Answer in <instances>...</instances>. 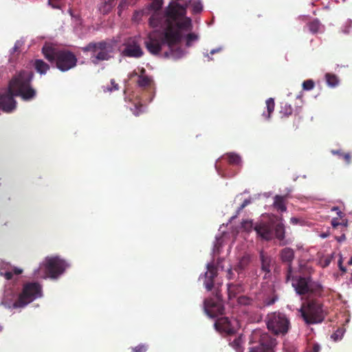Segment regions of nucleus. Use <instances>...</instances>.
Listing matches in <instances>:
<instances>
[{
  "mask_svg": "<svg viewBox=\"0 0 352 352\" xmlns=\"http://www.w3.org/2000/svg\"><path fill=\"white\" fill-rule=\"evenodd\" d=\"M159 27L162 30L150 32L144 41L146 50L152 55H158L164 44L170 50L178 45L184 33L192 30V24L191 19L186 16V7L172 3L168 6L165 21Z\"/></svg>",
  "mask_w": 352,
  "mask_h": 352,
  "instance_id": "obj_1",
  "label": "nucleus"
},
{
  "mask_svg": "<svg viewBox=\"0 0 352 352\" xmlns=\"http://www.w3.org/2000/svg\"><path fill=\"white\" fill-rule=\"evenodd\" d=\"M34 73L29 70L16 72L9 81L8 91L0 94V109L5 113H11L16 108L14 96H20L23 100L30 101L36 96V91L31 83Z\"/></svg>",
  "mask_w": 352,
  "mask_h": 352,
  "instance_id": "obj_2",
  "label": "nucleus"
},
{
  "mask_svg": "<svg viewBox=\"0 0 352 352\" xmlns=\"http://www.w3.org/2000/svg\"><path fill=\"white\" fill-rule=\"evenodd\" d=\"M42 54L50 63H55L56 67L61 72H67L75 67L78 59L71 51L58 49L52 44H45L42 47Z\"/></svg>",
  "mask_w": 352,
  "mask_h": 352,
  "instance_id": "obj_3",
  "label": "nucleus"
},
{
  "mask_svg": "<svg viewBox=\"0 0 352 352\" xmlns=\"http://www.w3.org/2000/svg\"><path fill=\"white\" fill-rule=\"evenodd\" d=\"M254 230L258 237L263 241H270L274 238L279 241L280 245H285V229L281 221L276 223L272 218L267 221L261 219L254 223Z\"/></svg>",
  "mask_w": 352,
  "mask_h": 352,
  "instance_id": "obj_4",
  "label": "nucleus"
},
{
  "mask_svg": "<svg viewBox=\"0 0 352 352\" xmlns=\"http://www.w3.org/2000/svg\"><path fill=\"white\" fill-rule=\"evenodd\" d=\"M299 311L307 324L321 323L327 314L323 304L318 299H309L302 303Z\"/></svg>",
  "mask_w": 352,
  "mask_h": 352,
  "instance_id": "obj_5",
  "label": "nucleus"
},
{
  "mask_svg": "<svg viewBox=\"0 0 352 352\" xmlns=\"http://www.w3.org/2000/svg\"><path fill=\"white\" fill-rule=\"evenodd\" d=\"M292 287L299 296H308L309 297H320L322 295L323 287L317 281H314L311 276H292Z\"/></svg>",
  "mask_w": 352,
  "mask_h": 352,
  "instance_id": "obj_6",
  "label": "nucleus"
},
{
  "mask_svg": "<svg viewBox=\"0 0 352 352\" xmlns=\"http://www.w3.org/2000/svg\"><path fill=\"white\" fill-rule=\"evenodd\" d=\"M82 51L85 53L91 52V61L97 65L100 61L109 60L113 57L114 47L111 41L102 40L99 42H90L82 47Z\"/></svg>",
  "mask_w": 352,
  "mask_h": 352,
  "instance_id": "obj_7",
  "label": "nucleus"
},
{
  "mask_svg": "<svg viewBox=\"0 0 352 352\" xmlns=\"http://www.w3.org/2000/svg\"><path fill=\"white\" fill-rule=\"evenodd\" d=\"M265 320L268 330L276 336H285L290 328L289 318L279 311L268 314Z\"/></svg>",
  "mask_w": 352,
  "mask_h": 352,
  "instance_id": "obj_8",
  "label": "nucleus"
},
{
  "mask_svg": "<svg viewBox=\"0 0 352 352\" xmlns=\"http://www.w3.org/2000/svg\"><path fill=\"white\" fill-rule=\"evenodd\" d=\"M41 296V286L37 283H29L23 286L18 299L12 304L14 308L23 307Z\"/></svg>",
  "mask_w": 352,
  "mask_h": 352,
  "instance_id": "obj_9",
  "label": "nucleus"
},
{
  "mask_svg": "<svg viewBox=\"0 0 352 352\" xmlns=\"http://www.w3.org/2000/svg\"><path fill=\"white\" fill-rule=\"evenodd\" d=\"M43 265L46 276L51 278H56L67 267L65 261L58 256L47 257Z\"/></svg>",
  "mask_w": 352,
  "mask_h": 352,
  "instance_id": "obj_10",
  "label": "nucleus"
},
{
  "mask_svg": "<svg viewBox=\"0 0 352 352\" xmlns=\"http://www.w3.org/2000/svg\"><path fill=\"white\" fill-rule=\"evenodd\" d=\"M252 338L258 339V344L251 348L250 352H274V348L276 344V340L267 333L256 330L253 332Z\"/></svg>",
  "mask_w": 352,
  "mask_h": 352,
  "instance_id": "obj_11",
  "label": "nucleus"
},
{
  "mask_svg": "<svg viewBox=\"0 0 352 352\" xmlns=\"http://www.w3.org/2000/svg\"><path fill=\"white\" fill-rule=\"evenodd\" d=\"M163 0H152V2L148 6V10L153 11L148 19V25L151 28H157L163 24L166 19V8L164 13L161 12V8L163 6Z\"/></svg>",
  "mask_w": 352,
  "mask_h": 352,
  "instance_id": "obj_12",
  "label": "nucleus"
},
{
  "mask_svg": "<svg viewBox=\"0 0 352 352\" xmlns=\"http://www.w3.org/2000/svg\"><path fill=\"white\" fill-rule=\"evenodd\" d=\"M122 55L126 57L139 58L143 56L144 51L141 47L140 39L137 36L129 37L123 43Z\"/></svg>",
  "mask_w": 352,
  "mask_h": 352,
  "instance_id": "obj_13",
  "label": "nucleus"
},
{
  "mask_svg": "<svg viewBox=\"0 0 352 352\" xmlns=\"http://www.w3.org/2000/svg\"><path fill=\"white\" fill-rule=\"evenodd\" d=\"M237 324L238 322L236 320H230L228 317L219 318L214 323L217 330L228 335L236 333Z\"/></svg>",
  "mask_w": 352,
  "mask_h": 352,
  "instance_id": "obj_14",
  "label": "nucleus"
},
{
  "mask_svg": "<svg viewBox=\"0 0 352 352\" xmlns=\"http://www.w3.org/2000/svg\"><path fill=\"white\" fill-rule=\"evenodd\" d=\"M279 256L280 261L287 264L286 268V282L290 280L292 274V262L294 259V251L291 248H284L279 252Z\"/></svg>",
  "mask_w": 352,
  "mask_h": 352,
  "instance_id": "obj_15",
  "label": "nucleus"
},
{
  "mask_svg": "<svg viewBox=\"0 0 352 352\" xmlns=\"http://www.w3.org/2000/svg\"><path fill=\"white\" fill-rule=\"evenodd\" d=\"M207 270L205 273L204 285L208 291H211L214 286V279L217 276V269L213 263H208Z\"/></svg>",
  "mask_w": 352,
  "mask_h": 352,
  "instance_id": "obj_16",
  "label": "nucleus"
},
{
  "mask_svg": "<svg viewBox=\"0 0 352 352\" xmlns=\"http://www.w3.org/2000/svg\"><path fill=\"white\" fill-rule=\"evenodd\" d=\"M206 311L211 318H215L219 315H222L224 311L223 306L220 303L205 302Z\"/></svg>",
  "mask_w": 352,
  "mask_h": 352,
  "instance_id": "obj_17",
  "label": "nucleus"
},
{
  "mask_svg": "<svg viewBox=\"0 0 352 352\" xmlns=\"http://www.w3.org/2000/svg\"><path fill=\"white\" fill-rule=\"evenodd\" d=\"M287 195H276L274 197L273 207L279 212H284L287 210L286 206Z\"/></svg>",
  "mask_w": 352,
  "mask_h": 352,
  "instance_id": "obj_18",
  "label": "nucleus"
},
{
  "mask_svg": "<svg viewBox=\"0 0 352 352\" xmlns=\"http://www.w3.org/2000/svg\"><path fill=\"white\" fill-rule=\"evenodd\" d=\"M259 256L261 262L262 270L267 273H270L271 266V257L267 255V254L263 250L260 252Z\"/></svg>",
  "mask_w": 352,
  "mask_h": 352,
  "instance_id": "obj_19",
  "label": "nucleus"
},
{
  "mask_svg": "<svg viewBox=\"0 0 352 352\" xmlns=\"http://www.w3.org/2000/svg\"><path fill=\"white\" fill-rule=\"evenodd\" d=\"M146 70L144 68H142L141 74L138 76V85L140 87H149L153 83V79L147 76L144 75Z\"/></svg>",
  "mask_w": 352,
  "mask_h": 352,
  "instance_id": "obj_20",
  "label": "nucleus"
},
{
  "mask_svg": "<svg viewBox=\"0 0 352 352\" xmlns=\"http://www.w3.org/2000/svg\"><path fill=\"white\" fill-rule=\"evenodd\" d=\"M33 65L36 71L41 75L45 74L50 68V65L42 59H36Z\"/></svg>",
  "mask_w": 352,
  "mask_h": 352,
  "instance_id": "obj_21",
  "label": "nucleus"
},
{
  "mask_svg": "<svg viewBox=\"0 0 352 352\" xmlns=\"http://www.w3.org/2000/svg\"><path fill=\"white\" fill-rule=\"evenodd\" d=\"M250 262V257L249 255H244L241 258L239 263L234 266V270L239 274L242 273L245 267L249 265Z\"/></svg>",
  "mask_w": 352,
  "mask_h": 352,
  "instance_id": "obj_22",
  "label": "nucleus"
},
{
  "mask_svg": "<svg viewBox=\"0 0 352 352\" xmlns=\"http://www.w3.org/2000/svg\"><path fill=\"white\" fill-rule=\"evenodd\" d=\"M242 291L243 287L240 284L230 283L228 285V293L230 299L235 298Z\"/></svg>",
  "mask_w": 352,
  "mask_h": 352,
  "instance_id": "obj_23",
  "label": "nucleus"
},
{
  "mask_svg": "<svg viewBox=\"0 0 352 352\" xmlns=\"http://www.w3.org/2000/svg\"><path fill=\"white\" fill-rule=\"evenodd\" d=\"M116 1V0H104V2L99 8L100 12L103 14L109 13L115 6Z\"/></svg>",
  "mask_w": 352,
  "mask_h": 352,
  "instance_id": "obj_24",
  "label": "nucleus"
},
{
  "mask_svg": "<svg viewBox=\"0 0 352 352\" xmlns=\"http://www.w3.org/2000/svg\"><path fill=\"white\" fill-rule=\"evenodd\" d=\"M307 26L308 27L309 32L312 34L319 32L320 29L322 28L320 21L317 19L307 23Z\"/></svg>",
  "mask_w": 352,
  "mask_h": 352,
  "instance_id": "obj_25",
  "label": "nucleus"
},
{
  "mask_svg": "<svg viewBox=\"0 0 352 352\" xmlns=\"http://www.w3.org/2000/svg\"><path fill=\"white\" fill-rule=\"evenodd\" d=\"M243 340L241 336H239L234 339L233 341L230 342V345L236 352H243L244 347L243 346Z\"/></svg>",
  "mask_w": 352,
  "mask_h": 352,
  "instance_id": "obj_26",
  "label": "nucleus"
},
{
  "mask_svg": "<svg viewBox=\"0 0 352 352\" xmlns=\"http://www.w3.org/2000/svg\"><path fill=\"white\" fill-rule=\"evenodd\" d=\"M266 107L267 114L266 115L265 113H263V116H264L265 119L268 120L270 118L271 114L274 111L275 107L274 100L272 98H270L266 100Z\"/></svg>",
  "mask_w": 352,
  "mask_h": 352,
  "instance_id": "obj_27",
  "label": "nucleus"
},
{
  "mask_svg": "<svg viewBox=\"0 0 352 352\" xmlns=\"http://www.w3.org/2000/svg\"><path fill=\"white\" fill-rule=\"evenodd\" d=\"M325 78L327 83L330 87H334L337 86L339 83V79L337 77L336 75L331 74V73H327L325 74Z\"/></svg>",
  "mask_w": 352,
  "mask_h": 352,
  "instance_id": "obj_28",
  "label": "nucleus"
},
{
  "mask_svg": "<svg viewBox=\"0 0 352 352\" xmlns=\"http://www.w3.org/2000/svg\"><path fill=\"white\" fill-rule=\"evenodd\" d=\"M293 113V109L292 106L287 103H282L280 113L282 117H289Z\"/></svg>",
  "mask_w": 352,
  "mask_h": 352,
  "instance_id": "obj_29",
  "label": "nucleus"
},
{
  "mask_svg": "<svg viewBox=\"0 0 352 352\" xmlns=\"http://www.w3.org/2000/svg\"><path fill=\"white\" fill-rule=\"evenodd\" d=\"M191 5L192 14L200 13L203 10V6L200 0L190 1L189 5Z\"/></svg>",
  "mask_w": 352,
  "mask_h": 352,
  "instance_id": "obj_30",
  "label": "nucleus"
},
{
  "mask_svg": "<svg viewBox=\"0 0 352 352\" xmlns=\"http://www.w3.org/2000/svg\"><path fill=\"white\" fill-rule=\"evenodd\" d=\"M227 158L228 163L232 165H239L241 162L240 156L234 153L228 154Z\"/></svg>",
  "mask_w": 352,
  "mask_h": 352,
  "instance_id": "obj_31",
  "label": "nucleus"
},
{
  "mask_svg": "<svg viewBox=\"0 0 352 352\" xmlns=\"http://www.w3.org/2000/svg\"><path fill=\"white\" fill-rule=\"evenodd\" d=\"M254 227V224L252 220H243L241 222V228L246 232H250Z\"/></svg>",
  "mask_w": 352,
  "mask_h": 352,
  "instance_id": "obj_32",
  "label": "nucleus"
},
{
  "mask_svg": "<svg viewBox=\"0 0 352 352\" xmlns=\"http://www.w3.org/2000/svg\"><path fill=\"white\" fill-rule=\"evenodd\" d=\"M315 83L313 80H307L302 82V88L304 90L309 91L314 89Z\"/></svg>",
  "mask_w": 352,
  "mask_h": 352,
  "instance_id": "obj_33",
  "label": "nucleus"
},
{
  "mask_svg": "<svg viewBox=\"0 0 352 352\" xmlns=\"http://www.w3.org/2000/svg\"><path fill=\"white\" fill-rule=\"evenodd\" d=\"M307 351L309 352H320V346L317 342H311L307 346Z\"/></svg>",
  "mask_w": 352,
  "mask_h": 352,
  "instance_id": "obj_34",
  "label": "nucleus"
},
{
  "mask_svg": "<svg viewBox=\"0 0 352 352\" xmlns=\"http://www.w3.org/2000/svg\"><path fill=\"white\" fill-rule=\"evenodd\" d=\"M186 45L190 46L192 41H197L198 39V36L195 33H189L186 35Z\"/></svg>",
  "mask_w": 352,
  "mask_h": 352,
  "instance_id": "obj_35",
  "label": "nucleus"
},
{
  "mask_svg": "<svg viewBox=\"0 0 352 352\" xmlns=\"http://www.w3.org/2000/svg\"><path fill=\"white\" fill-rule=\"evenodd\" d=\"M148 350V345L140 344L135 347L131 348V352H146Z\"/></svg>",
  "mask_w": 352,
  "mask_h": 352,
  "instance_id": "obj_36",
  "label": "nucleus"
},
{
  "mask_svg": "<svg viewBox=\"0 0 352 352\" xmlns=\"http://www.w3.org/2000/svg\"><path fill=\"white\" fill-rule=\"evenodd\" d=\"M250 203H251V199H245L243 201V202L242 203V204L238 208L236 214L232 218L236 217L240 214L241 211L243 210Z\"/></svg>",
  "mask_w": 352,
  "mask_h": 352,
  "instance_id": "obj_37",
  "label": "nucleus"
},
{
  "mask_svg": "<svg viewBox=\"0 0 352 352\" xmlns=\"http://www.w3.org/2000/svg\"><path fill=\"white\" fill-rule=\"evenodd\" d=\"M129 4V2L128 1V0H120V2L118 7L119 15L121 14V12L123 10H124L126 8H127Z\"/></svg>",
  "mask_w": 352,
  "mask_h": 352,
  "instance_id": "obj_38",
  "label": "nucleus"
},
{
  "mask_svg": "<svg viewBox=\"0 0 352 352\" xmlns=\"http://www.w3.org/2000/svg\"><path fill=\"white\" fill-rule=\"evenodd\" d=\"M238 302L241 305H248L251 304L252 300L246 296H242L238 298Z\"/></svg>",
  "mask_w": 352,
  "mask_h": 352,
  "instance_id": "obj_39",
  "label": "nucleus"
},
{
  "mask_svg": "<svg viewBox=\"0 0 352 352\" xmlns=\"http://www.w3.org/2000/svg\"><path fill=\"white\" fill-rule=\"evenodd\" d=\"M278 298L276 296L274 295L271 297H267L264 300V304L266 306H270L275 303L277 300Z\"/></svg>",
  "mask_w": 352,
  "mask_h": 352,
  "instance_id": "obj_40",
  "label": "nucleus"
},
{
  "mask_svg": "<svg viewBox=\"0 0 352 352\" xmlns=\"http://www.w3.org/2000/svg\"><path fill=\"white\" fill-rule=\"evenodd\" d=\"M172 3H178L179 4L180 6H185L186 7V14L187 13V8L189 6V3H190V0H175V1H171L168 6Z\"/></svg>",
  "mask_w": 352,
  "mask_h": 352,
  "instance_id": "obj_41",
  "label": "nucleus"
},
{
  "mask_svg": "<svg viewBox=\"0 0 352 352\" xmlns=\"http://www.w3.org/2000/svg\"><path fill=\"white\" fill-rule=\"evenodd\" d=\"M0 275L4 276L7 280H11L13 277V272L12 271L3 272V269H0Z\"/></svg>",
  "mask_w": 352,
  "mask_h": 352,
  "instance_id": "obj_42",
  "label": "nucleus"
},
{
  "mask_svg": "<svg viewBox=\"0 0 352 352\" xmlns=\"http://www.w3.org/2000/svg\"><path fill=\"white\" fill-rule=\"evenodd\" d=\"M349 226V221L346 218H342V219H340V228L341 232H345L346 230V228Z\"/></svg>",
  "mask_w": 352,
  "mask_h": 352,
  "instance_id": "obj_43",
  "label": "nucleus"
},
{
  "mask_svg": "<svg viewBox=\"0 0 352 352\" xmlns=\"http://www.w3.org/2000/svg\"><path fill=\"white\" fill-rule=\"evenodd\" d=\"M338 217H334L331 219V224L333 229H338L340 228V221Z\"/></svg>",
  "mask_w": 352,
  "mask_h": 352,
  "instance_id": "obj_44",
  "label": "nucleus"
},
{
  "mask_svg": "<svg viewBox=\"0 0 352 352\" xmlns=\"http://www.w3.org/2000/svg\"><path fill=\"white\" fill-rule=\"evenodd\" d=\"M111 84L112 87L107 88V90L108 91H116L119 89V85L118 83L116 82L114 79L111 80Z\"/></svg>",
  "mask_w": 352,
  "mask_h": 352,
  "instance_id": "obj_45",
  "label": "nucleus"
},
{
  "mask_svg": "<svg viewBox=\"0 0 352 352\" xmlns=\"http://www.w3.org/2000/svg\"><path fill=\"white\" fill-rule=\"evenodd\" d=\"M342 232V234L340 236H335L336 240L339 243L344 241L346 239V235H345V232Z\"/></svg>",
  "mask_w": 352,
  "mask_h": 352,
  "instance_id": "obj_46",
  "label": "nucleus"
},
{
  "mask_svg": "<svg viewBox=\"0 0 352 352\" xmlns=\"http://www.w3.org/2000/svg\"><path fill=\"white\" fill-rule=\"evenodd\" d=\"M342 157L347 164L351 163V155L349 153L342 154Z\"/></svg>",
  "mask_w": 352,
  "mask_h": 352,
  "instance_id": "obj_47",
  "label": "nucleus"
},
{
  "mask_svg": "<svg viewBox=\"0 0 352 352\" xmlns=\"http://www.w3.org/2000/svg\"><path fill=\"white\" fill-rule=\"evenodd\" d=\"M55 0H48V3L49 5H50L53 8H55V9H59L60 8V6L54 2Z\"/></svg>",
  "mask_w": 352,
  "mask_h": 352,
  "instance_id": "obj_48",
  "label": "nucleus"
},
{
  "mask_svg": "<svg viewBox=\"0 0 352 352\" xmlns=\"http://www.w3.org/2000/svg\"><path fill=\"white\" fill-rule=\"evenodd\" d=\"M338 267H339V269L340 270V271H342V272H346V268L342 265V258H340L338 261Z\"/></svg>",
  "mask_w": 352,
  "mask_h": 352,
  "instance_id": "obj_49",
  "label": "nucleus"
},
{
  "mask_svg": "<svg viewBox=\"0 0 352 352\" xmlns=\"http://www.w3.org/2000/svg\"><path fill=\"white\" fill-rule=\"evenodd\" d=\"M12 272H13V275L14 274H16V275H19V274H21L22 272H23V270H21V269H19V268H16V267H14Z\"/></svg>",
  "mask_w": 352,
  "mask_h": 352,
  "instance_id": "obj_50",
  "label": "nucleus"
},
{
  "mask_svg": "<svg viewBox=\"0 0 352 352\" xmlns=\"http://www.w3.org/2000/svg\"><path fill=\"white\" fill-rule=\"evenodd\" d=\"M337 214L338 216V219H342V218H344L345 216L344 213L342 212L341 210H339L338 212H337Z\"/></svg>",
  "mask_w": 352,
  "mask_h": 352,
  "instance_id": "obj_51",
  "label": "nucleus"
},
{
  "mask_svg": "<svg viewBox=\"0 0 352 352\" xmlns=\"http://www.w3.org/2000/svg\"><path fill=\"white\" fill-rule=\"evenodd\" d=\"M232 275H233V272L232 271V269H229L228 271V274H227V276L229 279H232Z\"/></svg>",
  "mask_w": 352,
  "mask_h": 352,
  "instance_id": "obj_52",
  "label": "nucleus"
},
{
  "mask_svg": "<svg viewBox=\"0 0 352 352\" xmlns=\"http://www.w3.org/2000/svg\"><path fill=\"white\" fill-rule=\"evenodd\" d=\"M136 108H137V109H140L138 112H137V113H134V114H135L136 116H138L139 115V113L142 111H141V109L142 108V104H140V105H139V107L136 106Z\"/></svg>",
  "mask_w": 352,
  "mask_h": 352,
  "instance_id": "obj_53",
  "label": "nucleus"
},
{
  "mask_svg": "<svg viewBox=\"0 0 352 352\" xmlns=\"http://www.w3.org/2000/svg\"><path fill=\"white\" fill-rule=\"evenodd\" d=\"M220 51V48L216 49V50H212L210 51V54H214L216 52H219Z\"/></svg>",
  "mask_w": 352,
  "mask_h": 352,
  "instance_id": "obj_54",
  "label": "nucleus"
},
{
  "mask_svg": "<svg viewBox=\"0 0 352 352\" xmlns=\"http://www.w3.org/2000/svg\"><path fill=\"white\" fill-rule=\"evenodd\" d=\"M331 210H332L333 211H336V212H338L339 210H340L339 209V208H338V207H337V206H334V207H333Z\"/></svg>",
  "mask_w": 352,
  "mask_h": 352,
  "instance_id": "obj_55",
  "label": "nucleus"
},
{
  "mask_svg": "<svg viewBox=\"0 0 352 352\" xmlns=\"http://www.w3.org/2000/svg\"><path fill=\"white\" fill-rule=\"evenodd\" d=\"M337 335L336 333H333L332 336H331V338H333L335 340H336L338 338H337Z\"/></svg>",
  "mask_w": 352,
  "mask_h": 352,
  "instance_id": "obj_56",
  "label": "nucleus"
},
{
  "mask_svg": "<svg viewBox=\"0 0 352 352\" xmlns=\"http://www.w3.org/2000/svg\"><path fill=\"white\" fill-rule=\"evenodd\" d=\"M349 265H352V256L350 258L349 261H348Z\"/></svg>",
  "mask_w": 352,
  "mask_h": 352,
  "instance_id": "obj_57",
  "label": "nucleus"
},
{
  "mask_svg": "<svg viewBox=\"0 0 352 352\" xmlns=\"http://www.w3.org/2000/svg\"><path fill=\"white\" fill-rule=\"evenodd\" d=\"M330 263V261L326 260L324 266H327Z\"/></svg>",
  "mask_w": 352,
  "mask_h": 352,
  "instance_id": "obj_58",
  "label": "nucleus"
},
{
  "mask_svg": "<svg viewBox=\"0 0 352 352\" xmlns=\"http://www.w3.org/2000/svg\"><path fill=\"white\" fill-rule=\"evenodd\" d=\"M137 75H138L137 72L134 71V72L132 73L131 76H137Z\"/></svg>",
  "mask_w": 352,
  "mask_h": 352,
  "instance_id": "obj_59",
  "label": "nucleus"
},
{
  "mask_svg": "<svg viewBox=\"0 0 352 352\" xmlns=\"http://www.w3.org/2000/svg\"><path fill=\"white\" fill-rule=\"evenodd\" d=\"M1 304L4 305L5 306H7V305L4 302V301H3V300L1 302ZM8 307H10V305H8Z\"/></svg>",
  "mask_w": 352,
  "mask_h": 352,
  "instance_id": "obj_60",
  "label": "nucleus"
},
{
  "mask_svg": "<svg viewBox=\"0 0 352 352\" xmlns=\"http://www.w3.org/2000/svg\"><path fill=\"white\" fill-rule=\"evenodd\" d=\"M13 50L14 51H16L18 50V47L16 46V45H14Z\"/></svg>",
  "mask_w": 352,
  "mask_h": 352,
  "instance_id": "obj_61",
  "label": "nucleus"
},
{
  "mask_svg": "<svg viewBox=\"0 0 352 352\" xmlns=\"http://www.w3.org/2000/svg\"><path fill=\"white\" fill-rule=\"evenodd\" d=\"M135 14L139 15V14H140V12H135Z\"/></svg>",
  "mask_w": 352,
  "mask_h": 352,
  "instance_id": "obj_62",
  "label": "nucleus"
},
{
  "mask_svg": "<svg viewBox=\"0 0 352 352\" xmlns=\"http://www.w3.org/2000/svg\"><path fill=\"white\" fill-rule=\"evenodd\" d=\"M165 56H168V52H165Z\"/></svg>",
  "mask_w": 352,
  "mask_h": 352,
  "instance_id": "obj_63",
  "label": "nucleus"
},
{
  "mask_svg": "<svg viewBox=\"0 0 352 352\" xmlns=\"http://www.w3.org/2000/svg\"><path fill=\"white\" fill-rule=\"evenodd\" d=\"M326 236H327V235H326V234H323V235H322V237H323V238H324V237H326Z\"/></svg>",
  "mask_w": 352,
  "mask_h": 352,
  "instance_id": "obj_64",
  "label": "nucleus"
}]
</instances>
